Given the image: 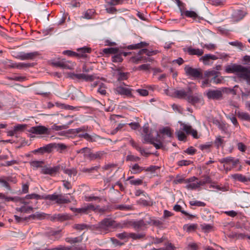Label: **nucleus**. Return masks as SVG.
Instances as JSON below:
<instances>
[{
    "label": "nucleus",
    "mask_w": 250,
    "mask_h": 250,
    "mask_svg": "<svg viewBox=\"0 0 250 250\" xmlns=\"http://www.w3.org/2000/svg\"><path fill=\"white\" fill-rule=\"evenodd\" d=\"M179 123L180 125V127L179 129L176 130L175 132L179 140L185 141L186 140L187 136L184 131L188 135H191L194 138H199L197 130L193 129L191 126L181 121L179 122Z\"/></svg>",
    "instance_id": "7ed1b4c3"
},
{
    "label": "nucleus",
    "mask_w": 250,
    "mask_h": 250,
    "mask_svg": "<svg viewBox=\"0 0 250 250\" xmlns=\"http://www.w3.org/2000/svg\"><path fill=\"white\" fill-rule=\"evenodd\" d=\"M0 198L3 199L5 201H14L18 202V197H7L4 194L0 193Z\"/></svg>",
    "instance_id": "a18cd8bd"
},
{
    "label": "nucleus",
    "mask_w": 250,
    "mask_h": 250,
    "mask_svg": "<svg viewBox=\"0 0 250 250\" xmlns=\"http://www.w3.org/2000/svg\"><path fill=\"white\" fill-rule=\"evenodd\" d=\"M52 148L53 150L54 149H56L57 151H59L60 153H62L66 149L67 146L62 143H52Z\"/></svg>",
    "instance_id": "5701e85b"
},
{
    "label": "nucleus",
    "mask_w": 250,
    "mask_h": 250,
    "mask_svg": "<svg viewBox=\"0 0 250 250\" xmlns=\"http://www.w3.org/2000/svg\"><path fill=\"white\" fill-rule=\"evenodd\" d=\"M247 14V13L245 10L236 9L233 11L232 16L234 21H239L242 20Z\"/></svg>",
    "instance_id": "4468645a"
},
{
    "label": "nucleus",
    "mask_w": 250,
    "mask_h": 250,
    "mask_svg": "<svg viewBox=\"0 0 250 250\" xmlns=\"http://www.w3.org/2000/svg\"><path fill=\"white\" fill-rule=\"evenodd\" d=\"M73 228L79 230H83L86 228V225L84 224H75Z\"/></svg>",
    "instance_id": "052dcab7"
},
{
    "label": "nucleus",
    "mask_w": 250,
    "mask_h": 250,
    "mask_svg": "<svg viewBox=\"0 0 250 250\" xmlns=\"http://www.w3.org/2000/svg\"><path fill=\"white\" fill-rule=\"evenodd\" d=\"M184 183L187 184L186 188L188 189L193 190L200 187L198 178L195 176L185 179Z\"/></svg>",
    "instance_id": "9d476101"
},
{
    "label": "nucleus",
    "mask_w": 250,
    "mask_h": 250,
    "mask_svg": "<svg viewBox=\"0 0 250 250\" xmlns=\"http://www.w3.org/2000/svg\"><path fill=\"white\" fill-rule=\"evenodd\" d=\"M91 152V150L89 147H83L79 150H77V153H81L83 154V157L85 158H87L89 159L90 153Z\"/></svg>",
    "instance_id": "b1692460"
},
{
    "label": "nucleus",
    "mask_w": 250,
    "mask_h": 250,
    "mask_svg": "<svg viewBox=\"0 0 250 250\" xmlns=\"http://www.w3.org/2000/svg\"><path fill=\"white\" fill-rule=\"evenodd\" d=\"M216 59H217V57L211 54H206L202 57V60L205 64H207V62L209 60H215Z\"/></svg>",
    "instance_id": "c03bdc74"
},
{
    "label": "nucleus",
    "mask_w": 250,
    "mask_h": 250,
    "mask_svg": "<svg viewBox=\"0 0 250 250\" xmlns=\"http://www.w3.org/2000/svg\"><path fill=\"white\" fill-rule=\"evenodd\" d=\"M186 74L194 78H201L203 77L202 70L200 68H194L188 65H186L184 68Z\"/></svg>",
    "instance_id": "0eeeda50"
},
{
    "label": "nucleus",
    "mask_w": 250,
    "mask_h": 250,
    "mask_svg": "<svg viewBox=\"0 0 250 250\" xmlns=\"http://www.w3.org/2000/svg\"><path fill=\"white\" fill-rule=\"evenodd\" d=\"M139 56H134L131 58L132 61L135 63H139L141 61L144 62H146L148 60H149V58L142 57L141 55H139Z\"/></svg>",
    "instance_id": "7c9ffc66"
},
{
    "label": "nucleus",
    "mask_w": 250,
    "mask_h": 250,
    "mask_svg": "<svg viewBox=\"0 0 250 250\" xmlns=\"http://www.w3.org/2000/svg\"><path fill=\"white\" fill-rule=\"evenodd\" d=\"M197 228V225L196 224H187L183 226V229L188 232L194 231Z\"/></svg>",
    "instance_id": "cd10ccee"
},
{
    "label": "nucleus",
    "mask_w": 250,
    "mask_h": 250,
    "mask_svg": "<svg viewBox=\"0 0 250 250\" xmlns=\"http://www.w3.org/2000/svg\"><path fill=\"white\" fill-rule=\"evenodd\" d=\"M116 227V222L111 218H105L93 227V230L99 234H106L111 228Z\"/></svg>",
    "instance_id": "20e7f679"
},
{
    "label": "nucleus",
    "mask_w": 250,
    "mask_h": 250,
    "mask_svg": "<svg viewBox=\"0 0 250 250\" xmlns=\"http://www.w3.org/2000/svg\"><path fill=\"white\" fill-rule=\"evenodd\" d=\"M129 234H128L126 232H123L122 233H117L116 236L120 239L124 240L127 238L129 237Z\"/></svg>",
    "instance_id": "13d9d810"
},
{
    "label": "nucleus",
    "mask_w": 250,
    "mask_h": 250,
    "mask_svg": "<svg viewBox=\"0 0 250 250\" xmlns=\"http://www.w3.org/2000/svg\"><path fill=\"white\" fill-rule=\"evenodd\" d=\"M219 73L215 70H211L206 71L205 73V76L206 77H210L211 83L215 84L220 83L222 79L221 77H219Z\"/></svg>",
    "instance_id": "9b49d317"
},
{
    "label": "nucleus",
    "mask_w": 250,
    "mask_h": 250,
    "mask_svg": "<svg viewBox=\"0 0 250 250\" xmlns=\"http://www.w3.org/2000/svg\"><path fill=\"white\" fill-rule=\"evenodd\" d=\"M145 169V167H140L138 164H135L130 167V171L131 174L140 173Z\"/></svg>",
    "instance_id": "4be33fe9"
},
{
    "label": "nucleus",
    "mask_w": 250,
    "mask_h": 250,
    "mask_svg": "<svg viewBox=\"0 0 250 250\" xmlns=\"http://www.w3.org/2000/svg\"><path fill=\"white\" fill-rule=\"evenodd\" d=\"M62 54L68 56H76L78 55L77 53L71 50H64L63 51Z\"/></svg>",
    "instance_id": "774afa93"
},
{
    "label": "nucleus",
    "mask_w": 250,
    "mask_h": 250,
    "mask_svg": "<svg viewBox=\"0 0 250 250\" xmlns=\"http://www.w3.org/2000/svg\"><path fill=\"white\" fill-rule=\"evenodd\" d=\"M150 68L149 64H143L139 66L136 69L138 70H147Z\"/></svg>",
    "instance_id": "0e129e2a"
},
{
    "label": "nucleus",
    "mask_w": 250,
    "mask_h": 250,
    "mask_svg": "<svg viewBox=\"0 0 250 250\" xmlns=\"http://www.w3.org/2000/svg\"><path fill=\"white\" fill-rule=\"evenodd\" d=\"M210 83H211V79L210 77H207V78L202 82V87H206L210 86Z\"/></svg>",
    "instance_id": "e2e57ef3"
},
{
    "label": "nucleus",
    "mask_w": 250,
    "mask_h": 250,
    "mask_svg": "<svg viewBox=\"0 0 250 250\" xmlns=\"http://www.w3.org/2000/svg\"><path fill=\"white\" fill-rule=\"evenodd\" d=\"M229 44L232 46H236V47H238L241 50H243L244 49V46L243 43L238 41H234V42H229Z\"/></svg>",
    "instance_id": "8fccbe9b"
},
{
    "label": "nucleus",
    "mask_w": 250,
    "mask_h": 250,
    "mask_svg": "<svg viewBox=\"0 0 250 250\" xmlns=\"http://www.w3.org/2000/svg\"><path fill=\"white\" fill-rule=\"evenodd\" d=\"M64 172L67 174L70 177L72 176H76L77 173V172L75 168L65 169L64 170Z\"/></svg>",
    "instance_id": "09e8293b"
},
{
    "label": "nucleus",
    "mask_w": 250,
    "mask_h": 250,
    "mask_svg": "<svg viewBox=\"0 0 250 250\" xmlns=\"http://www.w3.org/2000/svg\"><path fill=\"white\" fill-rule=\"evenodd\" d=\"M73 78L79 80L83 79L86 81H92L94 80V76L92 75H88L85 74H73Z\"/></svg>",
    "instance_id": "412c9836"
},
{
    "label": "nucleus",
    "mask_w": 250,
    "mask_h": 250,
    "mask_svg": "<svg viewBox=\"0 0 250 250\" xmlns=\"http://www.w3.org/2000/svg\"><path fill=\"white\" fill-rule=\"evenodd\" d=\"M52 64L55 66L63 68V59L54 61Z\"/></svg>",
    "instance_id": "338daca9"
},
{
    "label": "nucleus",
    "mask_w": 250,
    "mask_h": 250,
    "mask_svg": "<svg viewBox=\"0 0 250 250\" xmlns=\"http://www.w3.org/2000/svg\"><path fill=\"white\" fill-rule=\"evenodd\" d=\"M31 63H25V62H19L17 63V68L18 69H23L24 68H29L32 66Z\"/></svg>",
    "instance_id": "3c124183"
},
{
    "label": "nucleus",
    "mask_w": 250,
    "mask_h": 250,
    "mask_svg": "<svg viewBox=\"0 0 250 250\" xmlns=\"http://www.w3.org/2000/svg\"><path fill=\"white\" fill-rule=\"evenodd\" d=\"M89 209L95 210L94 206L92 205L89 204L87 207L80 208H77V210L79 213H87V211Z\"/></svg>",
    "instance_id": "c9c22d12"
},
{
    "label": "nucleus",
    "mask_w": 250,
    "mask_h": 250,
    "mask_svg": "<svg viewBox=\"0 0 250 250\" xmlns=\"http://www.w3.org/2000/svg\"><path fill=\"white\" fill-rule=\"evenodd\" d=\"M151 221L140 220L138 221L134 222L132 224V226L135 229L139 230L142 229V227H144L148 224H151Z\"/></svg>",
    "instance_id": "aec40b11"
},
{
    "label": "nucleus",
    "mask_w": 250,
    "mask_h": 250,
    "mask_svg": "<svg viewBox=\"0 0 250 250\" xmlns=\"http://www.w3.org/2000/svg\"><path fill=\"white\" fill-rule=\"evenodd\" d=\"M128 73L119 72L118 80L119 81H123L127 80L128 78Z\"/></svg>",
    "instance_id": "864d4df0"
},
{
    "label": "nucleus",
    "mask_w": 250,
    "mask_h": 250,
    "mask_svg": "<svg viewBox=\"0 0 250 250\" xmlns=\"http://www.w3.org/2000/svg\"><path fill=\"white\" fill-rule=\"evenodd\" d=\"M207 96L209 99L219 100L223 96V92L219 89H209L207 92Z\"/></svg>",
    "instance_id": "f8f14e48"
},
{
    "label": "nucleus",
    "mask_w": 250,
    "mask_h": 250,
    "mask_svg": "<svg viewBox=\"0 0 250 250\" xmlns=\"http://www.w3.org/2000/svg\"><path fill=\"white\" fill-rule=\"evenodd\" d=\"M138 55H142L143 54H146L148 56H150L153 55V52L150 51L147 49H142L138 52Z\"/></svg>",
    "instance_id": "4d7b16f0"
},
{
    "label": "nucleus",
    "mask_w": 250,
    "mask_h": 250,
    "mask_svg": "<svg viewBox=\"0 0 250 250\" xmlns=\"http://www.w3.org/2000/svg\"><path fill=\"white\" fill-rule=\"evenodd\" d=\"M148 45V43L146 42H141L138 43L129 45L127 46V48L128 49H136L147 46Z\"/></svg>",
    "instance_id": "393cba45"
},
{
    "label": "nucleus",
    "mask_w": 250,
    "mask_h": 250,
    "mask_svg": "<svg viewBox=\"0 0 250 250\" xmlns=\"http://www.w3.org/2000/svg\"><path fill=\"white\" fill-rule=\"evenodd\" d=\"M233 178L240 182L245 183L248 182L249 178L241 174H235L232 176Z\"/></svg>",
    "instance_id": "473e14b6"
},
{
    "label": "nucleus",
    "mask_w": 250,
    "mask_h": 250,
    "mask_svg": "<svg viewBox=\"0 0 250 250\" xmlns=\"http://www.w3.org/2000/svg\"><path fill=\"white\" fill-rule=\"evenodd\" d=\"M95 13V10L93 9H88L84 14V18L86 19H91L92 18L93 16Z\"/></svg>",
    "instance_id": "de8ad7c7"
},
{
    "label": "nucleus",
    "mask_w": 250,
    "mask_h": 250,
    "mask_svg": "<svg viewBox=\"0 0 250 250\" xmlns=\"http://www.w3.org/2000/svg\"><path fill=\"white\" fill-rule=\"evenodd\" d=\"M165 91L167 95L180 99H185L192 105H195L202 102V96L198 94H193L190 87H188L186 89H166Z\"/></svg>",
    "instance_id": "f257e3e1"
},
{
    "label": "nucleus",
    "mask_w": 250,
    "mask_h": 250,
    "mask_svg": "<svg viewBox=\"0 0 250 250\" xmlns=\"http://www.w3.org/2000/svg\"><path fill=\"white\" fill-rule=\"evenodd\" d=\"M196 149L192 146L188 147L185 150V152L189 155H193L196 153Z\"/></svg>",
    "instance_id": "69168bd1"
},
{
    "label": "nucleus",
    "mask_w": 250,
    "mask_h": 250,
    "mask_svg": "<svg viewBox=\"0 0 250 250\" xmlns=\"http://www.w3.org/2000/svg\"><path fill=\"white\" fill-rule=\"evenodd\" d=\"M30 165L33 168H38L39 167L42 168V165L44 164V162L43 161H33L30 163Z\"/></svg>",
    "instance_id": "79ce46f5"
},
{
    "label": "nucleus",
    "mask_w": 250,
    "mask_h": 250,
    "mask_svg": "<svg viewBox=\"0 0 250 250\" xmlns=\"http://www.w3.org/2000/svg\"><path fill=\"white\" fill-rule=\"evenodd\" d=\"M71 219V215L66 213L55 214L51 217L52 221H58L62 222Z\"/></svg>",
    "instance_id": "2eb2a0df"
},
{
    "label": "nucleus",
    "mask_w": 250,
    "mask_h": 250,
    "mask_svg": "<svg viewBox=\"0 0 250 250\" xmlns=\"http://www.w3.org/2000/svg\"><path fill=\"white\" fill-rule=\"evenodd\" d=\"M237 146L239 150L241 152H245L247 149V146L242 142H239L237 144Z\"/></svg>",
    "instance_id": "680f3d73"
},
{
    "label": "nucleus",
    "mask_w": 250,
    "mask_h": 250,
    "mask_svg": "<svg viewBox=\"0 0 250 250\" xmlns=\"http://www.w3.org/2000/svg\"><path fill=\"white\" fill-rule=\"evenodd\" d=\"M143 138L144 140V143H151L152 141L154 140L152 134L149 132L143 134Z\"/></svg>",
    "instance_id": "ea45409f"
},
{
    "label": "nucleus",
    "mask_w": 250,
    "mask_h": 250,
    "mask_svg": "<svg viewBox=\"0 0 250 250\" xmlns=\"http://www.w3.org/2000/svg\"><path fill=\"white\" fill-rule=\"evenodd\" d=\"M29 132L37 135H49L51 130L43 125H37L31 127Z\"/></svg>",
    "instance_id": "6e6552de"
},
{
    "label": "nucleus",
    "mask_w": 250,
    "mask_h": 250,
    "mask_svg": "<svg viewBox=\"0 0 250 250\" xmlns=\"http://www.w3.org/2000/svg\"><path fill=\"white\" fill-rule=\"evenodd\" d=\"M99 168V166H95L90 168H83L82 169V172L84 173H88L89 174L94 173L95 172H98Z\"/></svg>",
    "instance_id": "58836bf2"
},
{
    "label": "nucleus",
    "mask_w": 250,
    "mask_h": 250,
    "mask_svg": "<svg viewBox=\"0 0 250 250\" xmlns=\"http://www.w3.org/2000/svg\"><path fill=\"white\" fill-rule=\"evenodd\" d=\"M189 204L192 206L205 207L206 206L204 202L199 201H191L189 202Z\"/></svg>",
    "instance_id": "603ef678"
},
{
    "label": "nucleus",
    "mask_w": 250,
    "mask_h": 250,
    "mask_svg": "<svg viewBox=\"0 0 250 250\" xmlns=\"http://www.w3.org/2000/svg\"><path fill=\"white\" fill-rule=\"evenodd\" d=\"M52 150V144L50 143L42 147H41L37 149L34 150L33 151V153L35 154L37 153H39L41 154H44L45 153H49L51 152Z\"/></svg>",
    "instance_id": "dca6fc26"
},
{
    "label": "nucleus",
    "mask_w": 250,
    "mask_h": 250,
    "mask_svg": "<svg viewBox=\"0 0 250 250\" xmlns=\"http://www.w3.org/2000/svg\"><path fill=\"white\" fill-rule=\"evenodd\" d=\"M85 128L84 127H80L74 129V132L78 134V136L80 138H83L89 142H95L99 141L101 138L100 136L96 134L90 135L85 132Z\"/></svg>",
    "instance_id": "39448f33"
},
{
    "label": "nucleus",
    "mask_w": 250,
    "mask_h": 250,
    "mask_svg": "<svg viewBox=\"0 0 250 250\" xmlns=\"http://www.w3.org/2000/svg\"><path fill=\"white\" fill-rule=\"evenodd\" d=\"M61 167L57 165L53 167L45 166L41 169V173L44 174H48L51 176H55L60 171Z\"/></svg>",
    "instance_id": "1a4fd4ad"
},
{
    "label": "nucleus",
    "mask_w": 250,
    "mask_h": 250,
    "mask_svg": "<svg viewBox=\"0 0 250 250\" xmlns=\"http://www.w3.org/2000/svg\"><path fill=\"white\" fill-rule=\"evenodd\" d=\"M185 52H187L190 55H197L198 56H202L204 53V51L202 49H195L191 47L183 48Z\"/></svg>",
    "instance_id": "f3484780"
},
{
    "label": "nucleus",
    "mask_w": 250,
    "mask_h": 250,
    "mask_svg": "<svg viewBox=\"0 0 250 250\" xmlns=\"http://www.w3.org/2000/svg\"><path fill=\"white\" fill-rule=\"evenodd\" d=\"M212 182L211 178L208 175H204L202 179L199 181L200 186H203L206 184L211 183Z\"/></svg>",
    "instance_id": "2f4dec72"
},
{
    "label": "nucleus",
    "mask_w": 250,
    "mask_h": 250,
    "mask_svg": "<svg viewBox=\"0 0 250 250\" xmlns=\"http://www.w3.org/2000/svg\"><path fill=\"white\" fill-rule=\"evenodd\" d=\"M65 241L66 242L72 244L81 242L82 241V238L81 237L74 238L67 237L65 239Z\"/></svg>",
    "instance_id": "4c0bfd02"
},
{
    "label": "nucleus",
    "mask_w": 250,
    "mask_h": 250,
    "mask_svg": "<svg viewBox=\"0 0 250 250\" xmlns=\"http://www.w3.org/2000/svg\"><path fill=\"white\" fill-rule=\"evenodd\" d=\"M221 164H231L233 167H235L239 162L238 159H234L231 157H227L219 160Z\"/></svg>",
    "instance_id": "6ab92c4d"
},
{
    "label": "nucleus",
    "mask_w": 250,
    "mask_h": 250,
    "mask_svg": "<svg viewBox=\"0 0 250 250\" xmlns=\"http://www.w3.org/2000/svg\"><path fill=\"white\" fill-rule=\"evenodd\" d=\"M240 78L246 80L247 83L250 85V68H247L246 70L241 74V76Z\"/></svg>",
    "instance_id": "a878e982"
},
{
    "label": "nucleus",
    "mask_w": 250,
    "mask_h": 250,
    "mask_svg": "<svg viewBox=\"0 0 250 250\" xmlns=\"http://www.w3.org/2000/svg\"><path fill=\"white\" fill-rule=\"evenodd\" d=\"M116 92L118 94L127 97H130L132 95L131 89L124 87L122 86H117L116 88Z\"/></svg>",
    "instance_id": "a211bd4d"
},
{
    "label": "nucleus",
    "mask_w": 250,
    "mask_h": 250,
    "mask_svg": "<svg viewBox=\"0 0 250 250\" xmlns=\"http://www.w3.org/2000/svg\"><path fill=\"white\" fill-rule=\"evenodd\" d=\"M173 209L176 211L181 212L182 214L187 216L189 219L194 217V215L190 214L186 211L182 210L181 206L179 205H175L173 207Z\"/></svg>",
    "instance_id": "bb28decb"
},
{
    "label": "nucleus",
    "mask_w": 250,
    "mask_h": 250,
    "mask_svg": "<svg viewBox=\"0 0 250 250\" xmlns=\"http://www.w3.org/2000/svg\"><path fill=\"white\" fill-rule=\"evenodd\" d=\"M247 68L244 67L241 65L232 64L231 65H227L226 67V72L228 73H236L238 77L241 76V74L243 73Z\"/></svg>",
    "instance_id": "423d86ee"
},
{
    "label": "nucleus",
    "mask_w": 250,
    "mask_h": 250,
    "mask_svg": "<svg viewBox=\"0 0 250 250\" xmlns=\"http://www.w3.org/2000/svg\"><path fill=\"white\" fill-rule=\"evenodd\" d=\"M224 143V141L223 138L220 136L217 137L214 141V144L217 148H219V147H223Z\"/></svg>",
    "instance_id": "37998d69"
},
{
    "label": "nucleus",
    "mask_w": 250,
    "mask_h": 250,
    "mask_svg": "<svg viewBox=\"0 0 250 250\" xmlns=\"http://www.w3.org/2000/svg\"><path fill=\"white\" fill-rule=\"evenodd\" d=\"M39 55L40 53L37 51L29 53L20 52L16 58L21 60H33Z\"/></svg>",
    "instance_id": "ddd939ff"
},
{
    "label": "nucleus",
    "mask_w": 250,
    "mask_h": 250,
    "mask_svg": "<svg viewBox=\"0 0 250 250\" xmlns=\"http://www.w3.org/2000/svg\"><path fill=\"white\" fill-rule=\"evenodd\" d=\"M183 14L185 15V16L188 18H191L193 19V20H195L197 18H198V15L193 11H188L186 10L183 12Z\"/></svg>",
    "instance_id": "f704fd0d"
},
{
    "label": "nucleus",
    "mask_w": 250,
    "mask_h": 250,
    "mask_svg": "<svg viewBox=\"0 0 250 250\" xmlns=\"http://www.w3.org/2000/svg\"><path fill=\"white\" fill-rule=\"evenodd\" d=\"M75 65L74 62L63 59V69H72Z\"/></svg>",
    "instance_id": "c85d7f7f"
},
{
    "label": "nucleus",
    "mask_w": 250,
    "mask_h": 250,
    "mask_svg": "<svg viewBox=\"0 0 250 250\" xmlns=\"http://www.w3.org/2000/svg\"><path fill=\"white\" fill-rule=\"evenodd\" d=\"M105 88V85L104 83H101L98 88V92L102 95H105L106 94Z\"/></svg>",
    "instance_id": "5fc2aeb1"
},
{
    "label": "nucleus",
    "mask_w": 250,
    "mask_h": 250,
    "mask_svg": "<svg viewBox=\"0 0 250 250\" xmlns=\"http://www.w3.org/2000/svg\"><path fill=\"white\" fill-rule=\"evenodd\" d=\"M212 142H207L205 144L200 145L199 147L201 150L208 151L212 146Z\"/></svg>",
    "instance_id": "49530a36"
},
{
    "label": "nucleus",
    "mask_w": 250,
    "mask_h": 250,
    "mask_svg": "<svg viewBox=\"0 0 250 250\" xmlns=\"http://www.w3.org/2000/svg\"><path fill=\"white\" fill-rule=\"evenodd\" d=\"M118 51H119V49L117 48H104L103 50V52L104 54L108 55V54H115L116 53H118Z\"/></svg>",
    "instance_id": "e433bc0d"
},
{
    "label": "nucleus",
    "mask_w": 250,
    "mask_h": 250,
    "mask_svg": "<svg viewBox=\"0 0 250 250\" xmlns=\"http://www.w3.org/2000/svg\"><path fill=\"white\" fill-rule=\"evenodd\" d=\"M212 5L218 6L224 4L227 0H209Z\"/></svg>",
    "instance_id": "6e6d98bb"
},
{
    "label": "nucleus",
    "mask_w": 250,
    "mask_h": 250,
    "mask_svg": "<svg viewBox=\"0 0 250 250\" xmlns=\"http://www.w3.org/2000/svg\"><path fill=\"white\" fill-rule=\"evenodd\" d=\"M104 154V153L102 151H98L94 153L91 151L89 159L90 160H93L95 159H101Z\"/></svg>",
    "instance_id": "c756f323"
},
{
    "label": "nucleus",
    "mask_w": 250,
    "mask_h": 250,
    "mask_svg": "<svg viewBox=\"0 0 250 250\" xmlns=\"http://www.w3.org/2000/svg\"><path fill=\"white\" fill-rule=\"evenodd\" d=\"M123 59L122 57V53L121 52L118 51V53H116L112 57V61L114 62H120L123 61Z\"/></svg>",
    "instance_id": "a19ab883"
},
{
    "label": "nucleus",
    "mask_w": 250,
    "mask_h": 250,
    "mask_svg": "<svg viewBox=\"0 0 250 250\" xmlns=\"http://www.w3.org/2000/svg\"><path fill=\"white\" fill-rule=\"evenodd\" d=\"M17 210L21 212L30 213V211L33 210V208L23 205L20 208H17Z\"/></svg>",
    "instance_id": "72a5a7b5"
},
{
    "label": "nucleus",
    "mask_w": 250,
    "mask_h": 250,
    "mask_svg": "<svg viewBox=\"0 0 250 250\" xmlns=\"http://www.w3.org/2000/svg\"><path fill=\"white\" fill-rule=\"evenodd\" d=\"M26 199H35L36 200L45 199L51 201L55 202L58 204H67L70 202V200L68 198L67 194H57L54 193L53 194L44 195L41 196L40 195L32 193L27 195L25 196Z\"/></svg>",
    "instance_id": "f03ea898"
},
{
    "label": "nucleus",
    "mask_w": 250,
    "mask_h": 250,
    "mask_svg": "<svg viewBox=\"0 0 250 250\" xmlns=\"http://www.w3.org/2000/svg\"><path fill=\"white\" fill-rule=\"evenodd\" d=\"M0 183L1 184L2 187H5L8 190H11L10 185L6 180L2 178H0Z\"/></svg>",
    "instance_id": "bf43d9fd"
}]
</instances>
